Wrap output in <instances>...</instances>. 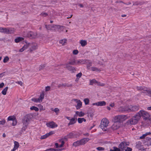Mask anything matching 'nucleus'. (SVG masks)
<instances>
[{
    "label": "nucleus",
    "mask_w": 151,
    "mask_h": 151,
    "mask_svg": "<svg viewBox=\"0 0 151 151\" xmlns=\"http://www.w3.org/2000/svg\"><path fill=\"white\" fill-rule=\"evenodd\" d=\"M128 118L127 116L125 115H119L115 116L114 117V122L121 123Z\"/></svg>",
    "instance_id": "obj_1"
},
{
    "label": "nucleus",
    "mask_w": 151,
    "mask_h": 151,
    "mask_svg": "<svg viewBox=\"0 0 151 151\" xmlns=\"http://www.w3.org/2000/svg\"><path fill=\"white\" fill-rule=\"evenodd\" d=\"M140 119V116L137 113L131 119L129 120L127 123L131 124H135Z\"/></svg>",
    "instance_id": "obj_2"
},
{
    "label": "nucleus",
    "mask_w": 151,
    "mask_h": 151,
    "mask_svg": "<svg viewBox=\"0 0 151 151\" xmlns=\"http://www.w3.org/2000/svg\"><path fill=\"white\" fill-rule=\"evenodd\" d=\"M109 123V122L107 119H103L101 122L100 125V127L103 131H106L107 129V127Z\"/></svg>",
    "instance_id": "obj_3"
},
{
    "label": "nucleus",
    "mask_w": 151,
    "mask_h": 151,
    "mask_svg": "<svg viewBox=\"0 0 151 151\" xmlns=\"http://www.w3.org/2000/svg\"><path fill=\"white\" fill-rule=\"evenodd\" d=\"M140 116V118L142 116L145 120L150 119V115L148 113L143 110L140 111L137 113Z\"/></svg>",
    "instance_id": "obj_4"
},
{
    "label": "nucleus",
    "mask_w": 151,
    "mask_h": 151,
    "mask_svg": "<svg viewBox=\"0 0 151 151\" xmlns=\"http://www.w3.org/2000/svg\"><path fill=\"white\" fill-rule=\"evenodd\" d=\"M137 91H140L142 93H147V95L150 89L147 88L145 86H138L136 87Z\"/></svg>",
    "instance_id": "obj_5"
},
{
    "label": "nucleus",
    "mask_w": 151,
    "mask_h": 151,
    "mask_svg": "<svg viewBox=\"0 0 151 151\" xmlns=\"http://www.w3.org/2000/svg\"><path fill=\"white\" fill-rule=\"evenodd\" d=\"M129 142H122L119 145L118 147L121 149V151H123L127 146H129Z\"/></svg>",
    "instance_id": "obj_6"
},
{
    "label": "nucleus",
    "mask_w": 151,
    "mask_h": 151,
    "mask_svg": "<svg viewBox=\"0 0 151 151\" xmlns=\"http://www.w3.org/2000/svg\"><path fill=\"white\" fill-rule=\"evenodd\" d=\"M128 113L132 112H134L137 111L139 109V108L136 106L129 105L128 106Z\"/></svg>",
    "instance_id": "obj_7"
},
{
    "label": "nucleus",
    "mask_w": 151,
    "mask_h": 151,
    "mask_svg": "<svg viewBox=\"0 0 151 151\" xmlns=\"http://www.w3.org/2000/svg\"><path fill=\"white\" fill-rule=\"evenodd\" d=\"M30 115H27L24 117L22 120V123L23 125L28 126L30 118Z\"/></svg>",
    "instance_id": "obj_8"
},
{
    "label": "nucleus",
    "mask_w": 151,
    "mask_h": 151,
    "mask_svg": "<svg viewBox=\"0 0 151 151\" xmlns=\"http://www.w3.org/2000/svg\"><path fill=\"white\" fill-rule=\"evenodd\" d=\"M136 145V147L140 150L142 151L145 150L146 148L143 146L142 143L140 142H137Z\"/></svg>",
    "instance_id": "obj_9"
},
{
    "label": "nucleus",
    "mask_w": 151,
    "mask_h": 151,
    "mask_svg": "<svg viewBox=\"0 0 151 151\" xmlns=\"http://www.w3.org/2000/svg\"><path fill=\"white\" fill-rule=\"evenodd\" d=\"M68 138L67 137V136L66 135L65 136L61 138V141L62 142V144H59L57 143V148L58 147H63L65 144L64 141H67Z\"/></svg>",
    "instance_id": "obj_10"
},
{
    "label": "nucleus",
    "mask_w": 151,
    "mask_h": 151,
    "mask_svg": "<svg viewBox=\"0 0 151 151\" xmlns=\"http://www.w3.org/2000/svg\"><path fill=\"white\" fill-rule=\"evenodd\" d=\"M29 45L31 47L30 48V51H31L37 49L38 48L37 44L34 42H32L29 44Z\"/></svg>",
    "instance_id": "obj_11"
},
{
    "label": "nucleus",
    "mask_w": 151,
    "mask_h": 151,
    "mask_svg": "<svg viewBox=\"0 0 151 151\" xmlns=\"http://www.w3.org/2000/svg\"><path fill=\"white\" fill-rule=\"evenodd\" d=\"M37 34L36 32L30 31L27 34V36L30 38H35L37 37Z\"/></svg>",
    "instance_id": "obj_12"
},
{
    "label": "nucleus",
    "mask_w": 151,
    "mask_h": 151,
    "mask_svg": "<svg viewBox=\"0 0 151 151\" xmlns=\"http://www.w3.org/2000/svg\"><path fill=\"white\" fill-rule=\"evenodd\" d=\"M65 68L71 71L72 73L75 72L76 70V68L68 65V64H65Z\"/></svg>",
    "instance_id": "obj_13"
},
{
    "label": "nucleus",
    "mask_w": 151,
    "mask_h": 151,
    "mask_svg": "<svg viewBox=\"0 0 151 151\" xmlns=\"http://www.w3.org/2000/svg\"><path fill=\"white\" fill-rule=\"evenodd\" d=\"M120 126L121 124L119 123L114 122V124L111 126V128L114 130H116L118 129Z\"/></svg>",
    "instance_id": "obj_14"
},
{
    "label": "nucleus",
    "mask_w": 151,
    "mask_h": 151,
    "mask_svg": "<svg viewBox=\"0 0 151 151\" xmlns=\"http://www.w3.org/2000/svg\"><path fill=\"white\" fill-rule=\"evenodd\" d=\"M85 114L82 111H76L75 112V114L74 115V117L76 118V119H77L78 116L79 117H83Z\"/></svg>",
    "instance_id": "obj_15"
},
{
    "label": "nucleus",
    "mask_w": 151,
    "mask_h": 151,
    "mask_svg": "<svg viewBox=\"0 0 151 151\" xmlns=\"http://www.w3.org/2000/svg\"><path fill=\"white\" fill-rule=\"evenodd\" d=\"M86 65V68L87 69L89 70L92 65V62L90 60H85V63Z\"/></svg>",
    "instance_id": "obj_16"
},
{
    "label": "nucleus",
    "mask_w": 151,
    "mask_h": 151,
    "mask_svg": "<svg viewBox=\"0 0 151 151\" xmlns=\"http://www.w3.org/2000/svg\"><path fill=\"white\" fill-rule=\"evenodd\" d=\"M119 109V111L121 112H128V106L120 107Z\"/></svg>",
    "instance_id": "obj_17"
},
{
    "label": "nucleus",
    "mask_w": 151,
    "mask_h": 151,
    "mask_svg": "<svg viewBox=\"0 0 151 151\" xmlns=\"http://www.w3.org/2000/svg\"><path fill=\"white\" fill-rule=\"evenodd\" d=\"M74 101H75L77 104V105L76 106L77 109H80L82 106V103L80 100L77 99H74Z\"/></svg>",
    "instance_id": "obj_18"
},
{
    "label": "nucleus",
    "mask_w": 151,
    "mask_h": 151,
    "mask_svg": "<svg viewBox=\"0 0 151 151\" xmlns=\"http://www.w3.org/2000/svg\"><path fill=\"white\" fill-rule=\"evenodd\" d=\"M47 126L51 128H54L57 126L56 124L53 122H51L47 123Z\"/></svg>",
    "instance_id": "obj_19"
},
{
    "label": "nucleus",
    "mask_w": 151,
    "mask_h": 151,
    "mask_svg": "<svg viewBox=\"0 0 151 151\" xmlns=\"http://www.w3.org/2000/svg\"><path fill=\"white\" fill-rule=\"evenodd\" d=\"M89 140L88 138H84L80 140L81 145H84Z\"/></svg>",
    "instance_id": "obj_20"
},
{
    "label": "nucleus",
    "mask_w": 151,
    "mask_h": 151,
    "mask_svg": "<svg viewBox=\"0 0 151 151\" xmlns=\"http://www.w3.org/2000/svg\"><path fill=\"white\" fill-rule=\"evenodd\" d=\"M76 118H75L74 116L73 118L70 120V122L68 123V125L70 126L75 124L76 122Z\"/></svg>",
    "instance_id": "obj_21"
},
{
    "label": "nucleus",
    "mask_w": 151,
    "mask_h": 151,
    "mask_svg": "<svg viewBox=\"0 0 151 151\" xmlns=\"http://www.w3.org/2000/svg\"><path fill=\"white\" fill-rule=\"evenodd\" d=\"M14 31V28H8L6 29V34L13 33Z\"/></svg>",
    "instance_id": "obj_22"
},
{
    "label": "nucleus",
    "mask_w": 151,
    "mask_h": 151,
    "mask_svg": "<svg viewBox=\"0 0 151 151\" xmlns=\"http://www.w3.org/2000/svg\"><path fill=\"white\" fill-rule=\"evenodd\" d=\"M65 27L63 26L57 25V31L59 32L63 31L65 29Z\"/></svg>",
    "instance_id": "obj_23"
},
{
    "label": "nucleus",
    "mask_w": 151,
    "mask_h": 151,
    "mask_svg": "<svg viewBox=\"0 0 151 151\" xmlns=\"http://www.w3.org/2000/svg\"><path fill=\"white\" fill-rule=\"evenodd\" d=\"M67 39H64L60 40L59 43L61 44L62 46H64L66 45L67 43Z\"/></svg>",
    "instance_id": "obj_24"
},
{
    "label": "nucleus",
    "mask_w": 151,
    "mask_h": 151,
    "mask_svg": "<svg viewBox=\"0 0 151 151\" xmlns=\"http://www.w3.org/2000/svg\"><path fill=\"white\" fill-rule=\"evenodd\" d=\"M68 138H73L76 137V135L72 132L70 133L67 135Z\"/></svg>",
    "instance_id": "obj_25"
},
{
    "label": "nucleus",
    "mask_w": 151,
    "mask_h": 151,
    "mask_svg": "<svg viewBox=\"0 0 151 151\" xmlns=\"http://www.w3.org/2000/svg\"><path fill=\"white\" fill-rule=\"evenodd\" d=\"M76 65H79L80 64H85V60H76Z\"/></svg>",
    "instance_id": "obj_26"
},
{
    "label": "nucleus",
    "mask_w": 151,
    "mask_h": 151,
    "mask_svg": "<svg viewBox=\"0 0 151 151\" xmlns=\"http://www.w3.org/2000/svg\"><path fill=\"white\" fill-rule=\"evenodd\" d=\"M24 38L22 37H17L14 40V41L16 43H17L19 42L22 41L24 40Z\"/></svg>",
    "instance_id": "obj_27"
},
{
    "label": "nucleus",
    "mask_w": 151,
    "mask_h": 151,
    "mask_svg": "<svg viewBox=\"0 0 151 151\" xmlns=\"http://www.w3.org/2000/svg\"><path fill=\"white\" fill-rule=\"evenodd\" d=\"M44 96L45 95L43 92L41 93L39 98H38L40 102H42V100L44 98Z\"/></svg>",
    "instance_id": "obj_28"
},
{
    "label": "nucleus",
    "mask_w": 151,
    "mask_h": 151,
    "mask_svg": "<svg viewBox=\"0 0 151 151\" xmlns=\"http://www.w3.org/2000/svg\"><path fill=\"white\" fill-rule=\"evenodd\" d=\"M90 70H91V71H95L100 72L101 71V70L100 69L97 68L95 67H91V68H90Z\"/></svg>",
    "instance_id": "obj_29"
},
{
    "label": "nucleus",
    "mask_w": 151,
    "mask_h": 151,
    "mask_svg": "<svg viewBox=\"0 0 151 151\" xmlns=\"http://www.w3.org/2000/svg\"><path fill=\"white\" fill-rule=\"evenodd\" d=\"M80 43L82 47L85 46L87 44V42L86 40H81L80 42Z\"/></svg>",
    "instance_id": "obj_30"
},
{
    "label": "nucleus",
    "mask_w": 151,
    "mask_h": 151,
    "mask_svg": "<svg viewBox=\"0 0 151 151\" xmlns=\"http://www.w3.org/2000/svg\"><path fill=\"white\" fill-rule=\"evenodd\" d=\"M78 122L79 124H81L83 122H86V119L84 118H78Z\"/></svg>",
    "instance_id": "obj_31"
},
{
    "label": "nucleus",
    "mask_w": 151,
    "mask_h": 151,
    "mask_svg": "<svg viewBox=\"0 0 151 151\" xmlns=\"http://www.w3.org/2000/svg\"><path fill=\"white\" fill-rule=\"evenodd\" d=\"M73 146H74L75 147L81 145L80 140L77 141L76 142H74L73 143Z\"/></svg>",
    "instance_id": "obj_32"
},
{
    "label": "nucleus",
    "mask_w": 151,
    "mask_h": 151,
    "mask_svg": "<svg viewBox=\"0 0 151 151\" xmlns=\"http://www.w3.org/2000/svg\"><path fill=\"white\" fill-rule=\"evenodd\" d=\"M66 64H68V65H76V60H72L68 63H66Z\"/></svg>",
    "instance_id": "obj_33"
},
{
    "label": "nucleus",
    "mask_w": 151,
    "mask_h": 151,
    "mask_svg": "<svg viewBox=\"0 0 151 151\" xmlns=\"http://www.w3.org/2000/svg\"><path fill=\"white\" fill-rule=\"evenodd\" d=\"M151 134V133L150 132H147L145 134H143L140 137V138L141 139H143L145 138V137L148 135H150Z\"/></svg>",
    "instance_id": "obj_34"
},
{
    "label": "nucleus",
    "mask_w": 151,
    "mask_h": 151,
    "mask_svg": "<svg viewBox=\"0 0 151 151\" xmlns=\"http://www.w3.org/2000/svg\"><path fill=\"white\" fill-rule=\"evenodd\" d=\"M8 89V87H5L2 91L1 93L4 95H6V92Z\"/></svg>",
    "instance_id": "obj_35"
},
{
    "label": "nucleus",
    "mask_w": 151,
    "mask_h": 151,
    "mask_svg": "<svg viewBox=\"0 0 151 151\" xmlns=\"http://www.w3.org/2000/svg\"><path fill=\"white\" fill-rule=\"evenodd\" d=\"M98 106H103L105 105L106 103L104 101H101L98 102Z\"/></svg>",
    "instance_id": "obj_36"
},
{
    "label": "nucleus",
    "mask_w": 151,
    "mask_h": 151,
    "mask_svg": "<svg viewBox=\"0 0 151 151\" xmlns=\"http://www.w3.org/2000/svg\"><path fill=\"white\" fill-rule=\"evenodd\" d=\"M27 45H24V46L19 50V52H23L28 47Z\"/></svg>",
    "instance_id": "obj_37"
},
{
    "label": "nucleus",
    "mask_w": 151,
    "mask_h": 151,
    "mask_svg": "<svg viewBox=\"0 0 151 151\" xmlns=\"http://www.w3.org/2000/svg\"><path fill=\"white\" fill-rule=\"evenodd\" d=\"M62 85H63V87H72L73 86V85L72 84H68V83H64L62 84Z\"/></svg>",
    "instance_id": "obj_38"
},
{
    "label": "nucleus",
    "mask_w": 151,
    "mask_h": 151,
    "mask_svg": "<svg viewBox=\"0 0 151 151\" xmlns=\"http://www.w3.org/2000/svg\"><path fill=\"white\" fill-rule=\"evenodd\" d=\"M19 143L17 141H15L14 142V147H15V148L17 149H18V148L19 147Z\"/></svg>",
    "instance_id": "obj_39"
},
{
    "label": "nucleus",
    "mask_w": 151,
    "mask_h": 151,
    "mask_svg": "<svg viewBox=\"0 0 151 151\" xmlns=\"http://www.w3.org/2000/svg\"><path fill=\"white\" fill-rule=\"evenodd\" d=\"M30 109L31 110H34L35 111H38L39 110V108L35 106H32L30 108Z\"/></svg>",
    "instance_id": "obj_40"
},
{
    "label": "nucleus",
    "mask_w": 151,
    "mask_h": 151,
    "mask_svg": "<svg viewBox=\"0 0 151 151\" xmlns=\"http://www.w3.org/2000/svg\"><path fill=\"white\" fill-rule=\"evenodd\" d=\"M15 119V117L14 116H9L8 118V121H13Z\"/></svg>",
    "instance_id": "obj_41"
},
{
    "label": "nucleus",
    "mask_w": 151,
    "mask_h": 151,
    "mask_svg": "<svg viewBox=\"0 0 151 151\" xmlns=\"http://www.w3.org/2000/svg\"><path fill=\"white\" fill-rule=\"evenodd\" d=\"M38 107L40 111H44L45 109V108L43 107V106L40 104H39L38 105Z\"/></svg>",
    "instance_id": "obj_42"
},
{
    "label": "nucleus",
    "mask_w": 151,
    "mask_h": 151,
    "mask_svg": "<svg viewBox=\"0 0 151 151\" xmlns=\"http://www.w3.org/2000/svg\"><path fill=\"white\" fill-rule=\"evenodd\" d=\"M48 134L47 133L41 136L40 138V139H43L46 138L48 137Z\"/></svg>",
    "instance_id": "obj_43"
},
{
    "label": "nucleus",
    "mask_w": 151,
    "mask_h": 151,
    "mask_svg": "<svg viewBox=\"0 0 151 151\" xmlns=\"http://www.w3.org/2000/svg\"><path fill=\"white\" fill-rule=\"evenodd\" d=\"M45 27L48 30H51L52 29V26L51 25H45Z\"/></svg>",
    "instance_id": "obj_44"
},
{
    "label": "nucleus",
    "mask_w": 151,
    "mask_h": 151,
    "mask_svg": "<svg viewBox=\"0 0 151 151\" xmlns=\"http://www.w3.org/2000/svg\"><path fill=\"white\" fill-rule=\"evenodd\" d=\"M9 58L8 57L6 56L5 57L3 60V62L4 63L7 62L9 60Z\"/></svg>",
    "instance_id": "obj_45"
},
{
    "label": "nucleus",
    "mask_w": 151,
    "mask_h": 151,
    "mask_svg": "<svg viewBox=\"0 0 151 151\" xmlns=\"http://www.w3.org/2000/svg\"><path fill=\"white\" fill-rule=\"evenodd\" d=\"M84 101L86 105L88 104L89 103V101L88 99V98H86L84 99Z\"/></svg>",
    "instance_id": "obj_46"
},
{
    "label": "nucleus",
    "mask_w": 151,
    "mask_h": 151,
    "mask_svg": "<svg viewBox=\"0 0 151 151\" xmlns=\"http://www.w3.org/2000/svg\"><path fill=\"white\" fill-rule=\"evenodd\" d=\"M6 123V121L4 119H3L1 120H0V125H4Z\"/></svg>",
    "instance_id": "obj_47"
},
{
    "label": "nucleus",
    "mask_w": 151,
    "mask_h": 151,
    "mask_svg": "<svg viewBox=\"0 0 151 151\" xmlns=\"http://www.w3.org/2000/svg\"><path fill=\"white\" fill-rule=\"evenodd\" d=\"M32 101H34L35 102H36V103L40 102V101L38 98H37V99L35 98H32Z\"/></svg>",
    "instance_id": "obj_48"
},
{
    "label": "nucleus",
    "mask_w": 151,
    "mask_h": 151,
    "mask_svg": "<svg viewBox=\"0 0 151 151\" xmlns=\"http://www.w3.org/2000/svg\"><path fill=\"white\" fill-rule=\"evenodd\" d=\"M113 150L114 151H121V150L119 147L117 148L116 147H113Z\"/></svg>",
    "instance_id": "obj_49"
},
{
    "label": "nucleus",
    "mask_w": 151,
    "mask_h": 151,
    "mask_svg": "<svg viewBox=\"0 0 151 151\" xmlns=\"http://www.w3.org/2000/svg\"><path fill=\"white\" fill-rule=\"evenodd\" d=\"M27 125H24L21 129V131L22 132H23L26 129H27Z\"/></svg>",
    "instance_id": "obj_50"
},
{
    "label": "nucleus",
    "mask_w": 151,
    "mask_h": 151,
    "mask_svg": "<svg viewBox=\"0 0 151 151\" xmlns=\"http://www.w3.org/2000/svg\"><path fill=\"white\" fill-rule=\"evenodd\" d=\"M97 81H96L95 79H93L90 81V85H93V84L94 83L97 82Z\"/></svg>",
    "instance_id": "obj_51"
},
{
    "label": "nucleus",
    "mask_w": 151,
    "mask_h": 151,
    "mask_svg": "<svg viewBox=\"0 0 151 151\" xmlns=\"http://www.w3.org/2000/svg\"><path fill=\"white\" fill-rule=\"evenodd\" d=\"M96 149L99 151H104L105 149L104 147H98L96 148Z\"/></svg>",
    "instance_id": "obj_52"
},
{
    "label": "nucleus",
    "mask_w": 151,
    "mask_h": 151,
    "mask_svg": "<svg viewBox=\"0 0 151 151\" xmlns=\"http://www.w3.org/2000/svg\"><path fill=\"white\" fill-rule=\"evenodd\" d=\"M45 64L41 65H40V66L39 67V70H41L45 68Z\"/></svg>",
    "instance_id": "obj_53"
},
{
    "label": "nucleus",
    "mask_w": 151,
    "mask_h": 151,
    "mask_svg": "<svg viewBox=\"0 0 151 151\" xmlns=\"http://www.w3.org/2000/svg\"><path fill=\"white\" fill-rule=\"evenodd\" d=\"M82 75V73H81L80 72L78 73L76 75V76L77 77V78L79 79L80 77H81Z\"/></svg>",
    "instance_id": "obj_54"
},
{
    "label": "nucleus",
    "mask_w": 151,
    "mask_h": 151,
    "mask_svg": "<svg viewBox=\"0 0 151 151\" xmlns=\"http://www.w3.org/2000/svg\"><path fill=\"white\" fill-rule=\"evenodd\" d=\"M97 84V85L99 86H104L105 84L104 83H101L100 82H98L97 81L96 82Z\"/></svg>",
    "instance_id": "obj_55"
},
{
    "label": "nucleus",
    "mask_w": 151,
    "mask_h": 151,
    "mask_svg": "<svg viewBox=\"0 0 151 151\" xmlns=\"http://www.w3.org/2000/svg\"><path fill=\"white\" fill-rule=\"evenodd\" d=\"M6 29L7 28H4V27H2V33H4V34H6Z\"/></svg>",
    "instance_id": "obj_56"
},
{
    "label": "nucleus",
    "mask_w": 151,
    "mask_h": 151,
    "mask_svg": "<svg viewBox=\"0 0 151 151\" xmlns=\"http://www.w3.org/2000/svg\"><path fill=\"white\" fill-rule=\"evenodd\" d=\"M147 144L148 145H151V138H149L147 141Z\"/></svg>",
    "instance_id": "obj_57"
},
{
    "label": "nucleus",
    "mask_w": 151,
    "mask_h": 151,
    "mask_svg": "<svg viewBox=\"0 0 151 151\" xmlns=\"http://www.w3.org/2000/svg\"><path fill=\"white\" fill-rule=\"evenodd\" d=\"M17 124V121L15 119L12 121V125L13 126H14L16 125Z\"/></svg>",
    "instance_id": "obj_58"
},
{
    "label": "nucleus",
    "mask_w": 151,
    "mask_h": 151,
    "mask_svg": "<svg viewBox=\"0 0 151 151\" xmlns=\"http://www.w3.org/2000/svg\"><path fill=\"white\" fill-rule=\"evenodd\" d=\"M40 15L44 17H45L48 15V14L46 12H42L40 14Z\"/></svg>",
    "instance_id": "obj_59"
},
{
    "label": "nucleus",
    "mask_w": 151,
    "mask_h": 151,
    "mask_svg": "<svg viewBox=\"0 0 151 151\" xmlns=\"http://www.w3.org/2000/svg\"><path fill=\"white\" fill-rule=\"evenodd\" d=\"M125 151H132V149L130 147H127L126 149H125Z\"/></svg>",
    "instance_id": "obj_60"
},
{
    "label": "nucleus",
    "mask_w": 151,
    "mask_h": 151,
    "mask_svg": "<svg viewBox=\"0 0 151 151\" xmlns=\"http://www.w3.org/2000/svg\"><path fill=\"white\" fill-rule=\"evenodd\" d=\"M45 151H56V150L53 148H50L46 150Z\"/></svg>",
    "instance_id": "obj_61"
},
{
    "label": "nucleus",
    "mask_w": 151,
    "mask_h": 151,
    "mask_svg": "<svg viewBox=\"0 0 151 151\" xmlns=\"http://www.w3.org/2000/svg\"><path fill=\"white\" fill-rule=\"evenodd\" d=\"M78 52V51L77 50H74L73 51V53L74 55H77Z\"/></svg>",
    "instance_id": "obj_62"
},
{
    "label": "nucleus",
    "mask_w": 151,
    "mask_h": 151,
    "mask_svg": "<svg viewBox=\"0 0 151 151\" xmlns=\"http://www.w3.org/2000/svg\"><path fill=\"white\" fill-rule=\"evenodd\" d=\"M51 26H52V29H51V30H55V29H56V25H51Z\"/></svg>",
    "instance_id": "obj_63"
},
{
    "label": "nucleus",
    "mask_w": 151,
    "mask_h": 151,
    "mask_svg": "<svg viewBox=\"0 0 151 151\" xmlns=\"http://www.w3.org/2000/svg\"><path fill=\"white\" fill-rule=\"evenodd\" d=\"M54 133V132L53 131H50L49 133H47L48 134V136H49L50 135H51L52 134H53Z\"/></svg>",
    "instance_id": "obj_64"
}]
</instances>
